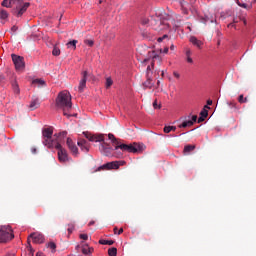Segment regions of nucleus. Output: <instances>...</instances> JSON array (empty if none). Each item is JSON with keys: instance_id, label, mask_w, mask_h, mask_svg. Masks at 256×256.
Listing matches in <instances>:
<instances>
[{"instance_id": "nucleus-1", "label": "nucleus", "mask_w": 256, "mask_h": 256, "mask_svg": "<svg viewBox=\"0 0 256 256\" xmlns=\"http://www.w3.org/2000/svg\"><path fill=\"white\" fill-rule=\"evenodd\" d=\"M83 135L86 139H88V141L101 143L99 145V151L102 153V155H105V157H111L113 149L107 142H105V134H91L89 132H83Z\"/></svg>"}, {"instance_id": "nucleus-2", "label": "nucleus", "mask_w": 256, "mask_h": 256, "mask_svg": "<svg viewBox=\"0 0 256 256\" xmlns=\"http://www.w3.org/2000/svg\"><path fill=\"white\" fill-rule=\"evenodd\" d=\"M56 107H58V109H62L63 115L66 117L69 116L67 111L73 107V104L71 103V93H69V91L64 90L59 93L56 99Z\"/></svg>"}, {"instance_id": "nucleus-3", "label": "nucleus", "mask_w": 256, "mask_h": 256, "mask_svg": "<svg viewBox=\"0 0 256 256\" xmlns=\"http://www.w3.org/2000/svg\"><path fill=\"white\" fill-rule=\"evenodd\" d=\"M158 20H153L151 22V25H153L155 31H165V29H169V19H171V16L167 14L164 10H158L155 13Z\"/></svg>"}, {"instance_id": "nucleus-4", "label": "nucleus", "mask_w": 256, "mask_h": 256, "mask_svg": "<svg viewBox=\"0 0 256 256\" xmlns=\"http://www.w3.org/2000/svg\"><path fill=\"white\" fill-rule=\"evenodd\" d=\"M56 137L57 141L54 147L58 150V159L60 163H65V161H68L69 155L67 154V150L61 146V142L67 137V131L60 132Z\"/></svg>"}, {"instance_id": "nucleus-5", "label": "nucleus", "mask_w": 256, "mask_h": 256, "mask_svg": "<svg viewBox=\"0 0 256 256\" xmlns=\"http://www.w3.org/2000/svg\"><path fill=\"white\" fill-rule=\"evenodd\" d=\"M57 135H59V133L54 135V137H56V140H53V128L49 127V128L43 129L42 131V136L44 137L43 145L48 147V149H53V147L57 145Z\"/></svg>"}, {"instance_id": "nucleus-6", "label": "nucleus", "mask_w": 256, "mask_h": 256, "mask_svg": "<svg viewBox=\"0 0 256 256\" xmlns=\"http://www.w3.org/2000/svg\"><path fill=\"white\" fill-rule=\"evenodd\" d=\"M12 239H15L13 228L9 225L0 226V243H9Z\"/></svg>"}, {"instance_id": "nucleus-7", "label": "nucleus", "mask_w": 256, "mask_h": 256, "mask_svg": "<svg viewBox=\"0 0 256 256\" xmlns=\"http://www.w3.org/2000/svg\"><path fill=\"white\" fill-rule=\"evenodd\" d=\"M115 151L121 149V151H126L127 153H139L141 151V144L132 143V144H122L118 145L115 148Z\"/></svg>"}, {"instance_id": "nucleus-8", "label": "nucleus", "mask_w": 256, "mask_h": 256, "mask_svg": "<svg viewBox=\"0 0 256 256\" xmlns=\"http://www.w3.org/2000/svg\"><path fill=\"white\" fill-rule=\"evenodd\" d=\"M14 5H16V8L13 10L14 15H16V17H22L27 9H29L31 4L29 2H23L22 0L20 2L14 3Z\"/></svg>"}, {"instance_id": "nucleus-9", "label": "nucleus", "mask_w": 256, "mask_h": 256, "mask_svg": "<svg viewBox=\"0 0 256 256\" xmlns=\"http://www.w3.org/2000/svg\"><path fill=\"white\" fill-rule=\"evenodd\" d=\"M11 58L17 71H21V69H25V58L17 54H12Z\"/></svg>"}, {"instance_id": "nucleus-10", "label": "nucleus", "mask_w": 256, "mask_h": 256, "mask_svg": "<svg viewBox=\"0 0 256 256\" xmlns=\"http://www.w3.org/2000/svg\"><path fill=\"white\" fill-rule=\"evenodd\" d=\"M30 239L33 240V243H37V244H41V243L45 242V236L38 232H34V233L30 234V236L28 237V243H29Z\"/></svg>"}, {"instance_id": "nucleus-11", "label": "nucleus", "mask_w": 256, "mask_h": 256, "mask_svg": "<svg viewBox=\"0 0 256 256\" xmlns=\"http://www.w3.org/2000/svg\"><path fill=\"white\" fill-rule=\"evenodd\" d=\"M66 145L68 149L71 151V153L75 155V157L79 155V148H77V145L71 138H67Z\"/></svg>"}, {"instance_id": "nucleus-12", "label": "nucleus", "mask_w": 256, "mask_h": 256, "mask_svg": "<svg viewBox=\"0 0 256 256\" xmlns=\"http://www.w3.org/2000/svg\"><path fill=\"white\" fill-rule=\"evenodd\" d=\"M89 73L87 71L82 72V79L79 82L78 91L79 93H83L85 91V87H87V77Z\"/></svg>"}, {"instance_id": "nucleus-13", "label": "nucleus", "mask_w": 256, "mask_h": 256, "mask_svg": "<svg viewBox=\"0 0 256 256\" xmlns=\"http://www.w3.org/2000/svg\"><path fill=\"white\" fill-rule=\"evenodd\" d=\"M109 169H119V162H108L98 167L96 171H105Z\"/></svg>"}, {"instance_id": "nucleus-14", "label": "nucleus", "mask_w": 256, "mask_h": 256, "mask_svg": "<svg viewBox=\"0 0 256 256\" xmlns=\"http://www.w3.org/2000/svg\"><path fill=\"white\" fill-rule=\"evenodd\" d=\"M77 145L80 147L81 151H84V153H89V142H87V140L79 138Z\"/></svg>"}, {"instance_id": "nucleus-15", "label": "nucleus", "mask_w": 256, "mask_h": 256, "mask_svg": "<svg viewBox=\"0 0 256 256\" xmlns=\"http://www.w3.org/2000/svg\"><path fill=\"white\" fill-rule=\"evenodd\" d=\"M40 105L41 103L39 102V98L33 97L30 102L29 109H31V111H35V109H39Z\"/></svg>"}, {"instance_id": "nucleus-16", "label": "nucleus", "mask_w": 256, "mask_h": 256, "mask_svg": "<svg viewBox=\"0 0 256 256\" xmlns=\"http://www.w3.org/2000/svg\"><path fill=\"white\" fill-rule=\"evenodd\" d=\"M190 43H192V45H194L198 49H201V47H203V41L197 39V37L195 36L190 37Z\"/></svg>"}, {"instance_id": "nucleus-17", "label": "nucleus", "mask_w": 256, "mask_h": 256, "mask_svg": "<svg viewBox=\"0 0 256 256\" xmlns=\"http://www.w3.org/2000/svg\"><path fill=\"white\" fill-rule=\"evenodd\" d=\"M154 86H155V83L153 82L151 77L148 76L147 80L143 83L144 89H153Z\"/></svg>"}, {"instance_id": "nucleus-18", "label": "nucleus", "mask_w": 256, "mask_h": 256, "mask_svg": "<svg viewBox=\"0 0 256 256\" xmlns=\"http://www.w3.org/2000/svg\"><path fill=\"white\" fill-rule=\"evenodd\" d=\"M33 85H37V87H45L46 83L43 79H35L32 81Z\"/></svg>"}, {"instance_id": "nucleus-19", "label": "nucleus", "mask_w": 256, "mask_h": 256, "mask_svg": "<svg viewBox=\"0 0 256 256\" xmlns=\"http://www.w3.org/2000/svg\"><path fill=\"white\" fill-rule=\"evenodd\" d=\"M185 55H186L187 63H193V58H191V55H192L191 49L187 48Z\"/></svg>"}, {"instance_id": "nucleus-20", "label": "nucleus", "mask_w": 256, "mask_h": 256, "mask_svg": "<svg viewBox=\"0 0 256 256\" xmlns=\"http://www.w3.org/2000/svg\"><path fill=\"white\" fill-rule=\"evenodd\" d=\"M193 121L188 120V121H184L182 124H180L178 127L179 129H183L185 127H193Z\"/></svg>"}, {"instance_id": "nucleus-21", "label": "nucleus", "mask_w": 256, "mask_h": 256, "mask_svg": "<svg viewBox=\"0 0 256 256\" xmlns=\"http://www.w3.org/2000/svg\"><path fill=\"white\" fill-rule=\"evenodd\" d=\"M46 247L48 249H51L52 253H55L57 249V245L54 242H49L48 244H46Z\"/></svg>"}, {"instance_id": "nucleus-22", "label": "nucleus", "mask_w": 256, "mask_h": 256, "mask_svg": "<svg viewBox=\"0 0 256 256\" xmlns=\"http://www.w3.org/2000/svg\"><path fill=\"white\" fill-rule=\"evenodd\" d=\"M191 151H195V145H186L184 147V153H191Z\"/></svg>"}, {"instance_id": "nucleus-23", "label": "nucleus", "mask_w": 256, "mask_h": 256, "mask_svg": "<svg viewBox=\"0 0 256 256\" xmlns=\"http://www.w3.org/2000/svg\"><path fill=\"white\" fill-rule=\"evenodd\" d=\"M9 17V13L5 9L0 10V19H7Z\"/></svg>"}, {"instance_id": "nucleus-24", "label": "nucleus", "mask_w": 256, "mask_h": 256, "mask_svg": "<svg viewBox=\"0 0 256 256\" xmlns=\"http://www.w3.org/2000/svg\"><path fill=\"white\" fill-rule=\"evenodd\" d=\"M171 131H177L176 126H165L164 127V133H171Z\"/></svg>"}, {"instance_id": "nucleus-25", "label": "nucleus", "mask_w": 256, "mask_h": 256, "mask_svg": "<svg viewBox=\"0 0 256 256\" xmlns=\"http://www.w3.org/2000/svg\"><path fill=\"white\" fill-rule=\"evenodd\" d=\"M66 45L68 48L72 47V49L75 50V49H77V40H72V41L68 42Z\"/></svg>"}, {"instance_id": "nucleus-26", "label": "nucleus", "mask_w": 256, "mask_h": 256, "mask_svg": "<svg viewBox=\"0 0 256 256\" xmlns=\"http://www.w3.org/2000/svg\"><path fill=\"white\" fill-rule=\"evenodd\" d=\"M52 55H54V57H59V55H61V49H59L57 46H54Z\"/></svg>"}, {"instance_id": "nucleus-27", "label": "nucleus", "mask_w": 256, "mask_h": 256, "mask_svg": "<svg viewBox=\"0 0 256 256\" xmlns=\"http://www.w3.org/2000/svg\"><path fill=\"white\" fill-rule=\"evenodd\" d=\"M155 61H157L158 65H161V61H162L161 56H159V55L153 56L152 67H153V65H155Z\"/></svg>"}, {"instance_id": "nucleus-28", "label": "nucleus", "mask_w": 256, "mask_h": 256, "mask_svg": "<svg viewBox=\"0 0 256 256\" xmlns=\"http://www.w3.org/2000/svg\"><path fill=\"white\" fill-rule=\"evenodd\" d=\"M115 241L113 240H99L100 245H113Z\"/></svg>"}, {"instance_id": "nucleus-29", "label": "nucleus", "mask_w": 256, "mask_h": 256, "mask_svg": "<svg viewBox=\"0 0 256 256\" xmlns=\"http://www.w3.org/2000/svg\"><path fill=\"white\" fill-rule=\"evenodd\" d=\"M11 3H13V0H3L2 7L11 8Z\"/></svg>"}, {"instance_id": "nucleus-30", "label": "nucleus", "mask_w": 256, "mask_h": 256, "mask_svg": "<svg viewBox=\"0 0 256 256\" xmlns=\"http://www.w3.org/2000/svg\"><path fill=\"white\" fill-rule=\"evenodd\" d=\"M208 116H209V111L207 109L203 108V110L200 112V117L207 119Z\"/></svg>"}, {"instance_id": "nucleus-31", "label": "nucleus", "mask_w": 256, "mask_h": 256, "mask_svg": "<svg viewBox=\"0 0 256 256\" xmlns=\"http://www.w3.org/2000/svg\"><path fill=\"white\" fill-rule=\"evenodd\" d=\"M108 255L109 256H117V248H110L108 250Z\"/></svg>"}, {"instance_id": "nucleus-32", "label": "nucleus", "mask_w": 256, "mask_h": 256, "mask_svg": "<svg viewBox=\"0 0 256 256\" xmlns=\"http://www.w3.org/2000/svg\"><path fill=\"white\" fill-rule=\"evenodd\" d=\"M106 89H109V87H111V85H113V79H111V77L106 78Z\"/></svg>"}, {"instance_id": "nucleus-33", "label": "nucleus", "mask_w": 256, "mask_h": 256, "mask_svg": "<svg viewBox=\"0 0 256 256\" xmlns=\"http://www.w3.org/2000/svg\"><path fill=\"white\" fill-rule=\"evenodd\" d=\"M12 87H13L14 93H16L18 95V93H20V90H19V85L17 84V82H14L12 84Z\"/></svg>"}, {"instance_id": "nucleus-34", "label": "nucleus", "mask_w": 256, "mask_h": 256, "mask_svg": "<svg viewBox=\"0 0 256 256\" xmlns=\"http://www.w3.org/2000/svg\"><path fill=\"white\" fill-rule=\"evenodd\" d=\"M239 103H247L249 101L247 97H244L243 95H240L238 98Z\"/></svg>"}, {"instance_id": "nucleus-35", "label": "nucleus", "mask_w": 256, "mask_h": 256, "mask_svg": "<svg viewBox=\"0 0 256 256\" xmlns=\"http://www.w3.org/2000/svg\"><path fill=\"white\" fill-rule=\"evenodd\" d=\"M108 139L110 141H112V143L116 142L117 141V138H115V135H113L112 133H109L108 134Z\"/></svg>"}, {"instance_id": "nucleus-36", "label": "nucleus", "mask_w": 256, "mask_h": 256, "mask_svg": "<svg viewBox=\"0 0 256 256\" xmlns=\"http://www.w3.org/2000/svg\"><path fill=\"white\" fill-rule=\"evenodd\" d=\"M84 43L85 45H88V47H93L95 42H93V40H85Z\"/></svg>"}, {"instance_id": "nucleus-37", "label": "nucleus", "mask_w": 256, "mask_h": 256, "mask_svg": "<svg viewBox=\"0 0 256 256\" xmlns=\"http://www.w3.org/2000/svg\"><path fill=\"white\" fill-rule=\"evenodd\" d=\"M74 230H75V226H73V225L68 226L67 231H68L69 235H71V233H73Z\"/></svg>"}, {"instance_id": "nucleus-38", "label": "nucleus", "mask_w": 256, "mask_h": 256, "mask_svg": "<svg viewBox=\"0 0 256 256\" xmlns=\"http://www.w3.org/2000/svg\"><path fill=\"white\" fill-rule=\"evenodd\" d=\"M123 233V228L119 229V232H117V227H114V234L115 235H121Z\"/></svg>"}, {"instance_id": "nucleus-39", "label": "nucleus", "mask_w": 256, "mask_h": 256, "mask_svg": "<svg viewBox=\"0 0 256 256\" xmlns=\"http://www.w3.org/2000/svg\"><path fill=\"white\" fill-rule=\"evenodd\" d=\"M153 107H154V109H161V104H158V103H157V100H155V101L153 102Z\"/></svg>"}, {"instance_id": "nucleus-40", "label": "nucleus", "mask_w": 256, "mask_h": 256, "mask_svg": "<svg viewBox=\"0 0 256 256\" xmlns=\"http://www.w3.org/2000/svg\"><path fill=\"white\" fill-rule=\"evenodd\" d=\"M80 239H82L83 241H87V239H89V236L87 234H80Z\"/></svg>"}, {"instance_id": "nucleus-41", "label": "nucleus", "mask_w": 256, "mask_h": 256, "mask_svg": "<svg viewBox=\"0 0 256 256\" xmlns=\"http://www.w3.org/2000/svg\"><path fill=\"white\" fill-rule=\"evenodd\" d=\"M82 253H83L84 255H89V248L83 247V248H82Z\"/></svg>"}, {"instance_id": "nucleus-42", "label": "nucleus", "mask_w": 256, "mask_h": 256, "mask_svg": "<svg viewBox=\"0 0 256 256\" xmlns=\"http://www.w3.org/2000/svg\"><path fill=\"white\" fill-rule=\"evenodd\" d=\"M151 73H153V72L151 71V66H148V67H147V72H146V77H149V75H151Z\"/></svg>"}, {"instance_id": "nucleus-43", "label": "nucleus", "mask_w": 256, "mask_h": 256, "mask_svg": "<svg viewBox=\"0 0 256 256\" xmlns=\"http://www.w3.org/2000/svg\"><path fill=\"white\" fill-rule=\"evenodd\" d=\"M112 143L115 145V147H119V145H123L121 142H119L118 139H116V141Z\"/></svg>"}, {"instance_id": "nucleus-44", "label": "nucleus", "mask_w": 256, "mask_h": 256, "mask_svg": "<svg viewBox=\"0 0 256 256\" xmlns=\"http://www.w3.org/2000/svg\"><path fill=\"white\" fill-rule=\"evenodd\" d=\"M190 121H193V124L197 123V115L192 116V120Z\"/></svg>"}, {"instance_id": "nucleus-45", "label": "nucleus", "mask_w": 256, "mask_h": 256, "mask_svg": "<svg viewBox=\"0 0 256 256\" xmlns=\"http://www.w3.org/2000/svg\"><path fill=\"white\" fill-rule=\"evenodd\" d=\"M203 121H205V118H203V116H200L198 118V123H203Z\"/></svg>"}, {"instance_id": "nucleus-46", "label": "nucleus", "mask_w": 256, "mask_h": 256, "mask_svg": "<svg viewBox=\"0 0 256 256\" xmlns=\"http://www.w3.org/2000/svg\"><path fill=\"white\" fill-rule=\"evenodd\" d=\"M207 21H209V17L202 18L201 20L202 23H207Z\"/></svg>"}, {"instance_id": "nucleus-47", "label": "nucleus", "mask_w": 256, "mask_h": 256, "mask_svg": "<svg viewBox=\"0 0 256 256\" xmlns=\"http://www.w3.org/2000/svg\"><path fill=\"white\" fill-rule=\"evenodd\" d=\"M17 29H18L17 26H12V27H11V31H12L13 33L17 32Z\"/></svg>"}, {"instance_id": "nucleus-48", "label": "nucleus", "mask_w": 256, "mask_h": 256, "mask_svg": "<svg viewBox=\"0 0 256 256\" xmlns=\"http://www.w3.org/2000/svg\"><path fill=\"white\" fill-rule=\"evenodd\" d=\"M173 75H174V77H176V79H179V77H181V75H179V73H177V72H173Z\"/></svg>"}, {"instance_id": "nucleus-49", "label": "nucleus", "mask_w": 256, "mask_h": 256, "mask_svg": "<svg viewBox=\"0 0 256 256\" xmlns=\"http://www.w3.org/2000/svg\"><path fill=\"white\" fill-rule=\"evenodd\" d=\"M147 23H149V19H144V20H142V24H143V25H147Z\"/></svg>"}, {"instance_id": "nucleus-50", "label": "nucleus", "mask_w": 256, "mask_h": 256, "mask_svg": "<svg viewBox=\"0 0 256 256\" xmlns=\"http://www.w3.org/2000/svg\"><path fill=\"white\" fill-rule=\"evenodd\" d=\"M207 105H213V100H207Z\"/></svg>"}, {"instance_id": "nucleus-51", "label": "nucleus", "mask_w": 256, "mask_h": 256, "mask_svg": "<svg viewBox=\"0 0 256 256\" xmlns=\"http://www.w3.org/2000/svg\"><path fill=\"white\" fill-rule=\"evenodd\" d=\"M240 7H243L244 9H247V4H239Z\"/></svg>"}, {"instance_id": "nucleus-52", "label": "nucleus", "mask_w": 256, "mask_h": 256, "mask_svg": "<svg viewBox=\"0 0 256 256\" xmlns=\"http://www.w3.org/2000/svg\"><path fill=\"white\" fill-rule=\"evenodd\" d=\"M36 256H45V254H43V252H38Z\"/></svg>"}, {"instance_id": "nucleus-53", "label": "nucleus", "mask_w": 256, "mask_h": 256, "mask_svg": "<svg viewBox=\"0 0 256 256\" xmlns=\"http://www.w3.org/2000/svg\"><path fill=\"white\" fill-rule=\"evenodd\" d=\"M93 253V248H88V255Z\"/></svg>"}, {"instance_id": "nucleus-54", "label": "nucleus", "mask_w": 256, "mask_h": 256, "mask_svg": "<svg viewBox=\"0 0 256 256\" xmlns=\"http://www.w3.org/2000/svg\"><path fill=\"white\" fill-rule=\"evenodd\" d=\"M228 105H230V107H236L237 104L230 102V103H228Z\"/></svg>"}, {"instance_id": "nucleus-55", "label": "nucleus", "mask_w": 256, "mask_h": 256, "mask_svg": "<svg viewBox=\"0 0 256 256\" xmlns=\"http://www.w3.org/2000/svg\"><path fill=\"white\" fill-rule=\"evenodd\" d=\"M163 53H169V48L168 47L164 48Z\"/></svg>"}, {"instance_id": "nucleus-56", "label": "nucleus", "mask_w": 256, "mask_h": 256, "mask_svg": "<svg viewBox=\"0 0 256 256\" xmlns=\"http://www.w3.org/2000/svg\"><path fill=\"white\" fill-rule=\"evenodd\" d=\"M162 39H169V36L167 34L162 36Z\"/></svg>"}, {"instance_id": "nucleus-57", "label": "nucleus", "mask_w": 256, "mask_h": 256, "mask_svg": "<svg viewBox=\"0 0 256 256\" xmlns=\"http://www.w3.org/2000/svg\"><path fill=\"white\" fill-rule=\"evenodd\" d=\"M163 40H164L163 37H159L158 38V43H161Z\"/></svg>"}, {"instance_id": "nucleus-58", "label": "nucleus", "mask_w": 256, "mask_h": 256, "mask_svg": "<svg viewBox=\"0 0 256 256\" xmlns=\"http://www.w3.org/2000/svg\"><path fill=\"white\" fill-rule=\"evenodd\" d=\"M204 109H206V111H207V109H211V107H209V105L207 104L204 106Z\"/></svg>"}, {"instance_id": "nucleus-59", "label": "nucleus", "mask_w": 256, "mask_h": 256, "mask_svg": "<svg viewBox=\"0 0 256 256\" xmlns=\"http://www.w3.org/2000/svg\"><path fill=\"white\" fill-rule=\"evenodd\" d=\"M170 49L173 51L175 49V46L171 45Z\"/></svg>"}, {"instance_id": "nucleus-60", "label": "nucleus", "mask_w": 256, "mask_h": 256, "mask_svg": "<svg viewBox=\"0 0 256 256\" xmlns=\"http://www.w3.org/2000/svg\"><path fill=\"white\" fill-rule=\"evenodd\" d=\"M37 152V149H33V153H36Z\"/></svg>"}, {"instance_id": "nucleus-61", "label": "nucleus", "mask_w": 256, "mask_h": 256, "mask_svg": "<svg viewBox=\"0 0 256 256\" xmlns=\"http://www.w3.org/2000/svg\"><path fill=\"white\" fill-rule=\"evenodd\" d=\"M161 81L158 80L157 85H160Z\"/></svg>"}, {"instance_id": "nucleus-62", "label": "nucleus", "mask_w": 256, "mask_h": 256, "mask_svg": "<svg viewBox=\"0 0 256 256\" xmlns=\"http://www.w3.org/2000/svg\"><path fill=\"white\" fill-rule=\"evenodd\" d=\"M163 75H165V72H164V71H162V77H163Z\"/></svg>"}, {"instance_id": "nucleus-63", "label": "nucleus", "mask_w": 256, "mask_h": 256, "mask_svg": "<svg viewBox=\"0 0 256 256\" xmlns=\"http://www.w3.org/2000/svg\"><path fill=\"white\" fill-rule=\"evenodd\" d=\"M89 225H93V222H90Z\"/></svg>"}, {"instance_id": "nucleus-64", "label": "nucleus", "mask_w": 256, "mask_h": 256, "mask_svg": "<svg viewBox=\"0 0 256 256\" xmlns=\"http://www.w3.org/2000/svg\"><path fill=\"white\" fill-rule=\"evenodd\" d=\"M211 23H213V20H210Z\"/></svg>"}]
</instances>
